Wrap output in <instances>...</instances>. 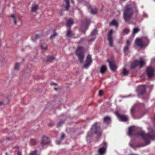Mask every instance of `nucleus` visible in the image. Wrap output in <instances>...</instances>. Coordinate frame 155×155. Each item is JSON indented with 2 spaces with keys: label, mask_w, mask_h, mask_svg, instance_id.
I'll list each match as a JSON object with an SVG mask.
<instances>
[{
  "label": "nucleus",
  "mask_w": 155,
  "mask_h": 155,
  "mask_svg": "<svg viewBox=\"0 0 155 155\" xmlns=\"http://www.w3.org/2000/svg\"><path fill=\"white\" fill-rule=\"evenodd\" d=\"M148 129L150 132V134H145L144 132L143 131L139 132L138 133V135L142 137L146 143L145 144L138 145V147L144 146L149 144L150 142V140H155V132L151 128H148Z\"/></svg>",
  "instance_id": "obj_2"
},
{
  "label": "nucleus",
  "mask_w": 155,
  "mask_h": 155,
  "mask_svg": "<svg viewBox=\"0 0 155 155\" xmlns=\"http://www.w3.org/2000/svg\"><path fill=\"white\" fill-rule=\"evenodd\" d=\"M36 143V141L34 139H31L30 142V144L34 146L35 145Z\"/></svg>",
  "instance_id": "obj_25"
},
{
  "label": "nucleus",
  "mask_w": 155,
  "mask_h": 155,
  "mask_svg": "<svg viewBox=\"0 0 155 155\" xmlns=\"http://www.w3.org/2000/svg\"><path fill=\"white\" fill-rule=\"evenodd\" d=\"M21 152L19 151H17V155H21Z\"/></svg>",
  "instance_id": "obj_46"
},
{
  "label": "nucleus",
  "mask_w": 155,
  "mask_h": 155,
  "mask_svg": "<svg viewBox=\"0 0 155 155\" xmlns=\"http://www.w3.org/2000/svg\"><path fill=\"white\" fill-rule=\"evenodd\" d=\"M141 39L143 43L144 44V46L145 47L149 43V40L147 37L142 38Z\"/></svg>",
  "instance_id": "obj_17"
},
{
  "label": "nucleus",
  "mask_w": 155,
  "mask_h": 155,
  "mask_svg": "<svg viewBox=\"0 0 155 155\" xmlns=\"http://www.w3.org/2000/svg\"><path fill=\"white\" fill-rule=\"evenodd\" d=\"M110 25H114L115 26L116 28L118 27V24L117 22L115 20H113L109 24Z\"/></svg>",
  "instance_id": "obj_21"
},
{
  "label": "nucleus",
  "mask_w": 155,
  "mask_h": 155,
  "mask_svg": "<svg viewBox=\"0 0 155 155\" xmlns=\"http://www.w3.org/2000/svg\"><path fill=\"white\" fill-rule=\"evenodd\" d=\"M97 123H95L93 125L92 128H94L95 130V133L97 134L99 136H100L101 134V132L99 127L97 126Z\"/></svg>",
  "instance_id": "obj_9"
},
{
  "label": "nucleus",
  "mask_w": 155,
  "mask_h": 155,
  "mask_svg": "<svg viewBox=\"0 0 155 155\" xmlns=\"http://www.w3.org/2000/svg\"><path fill=\"white\" fill-rule=\"evenodd\" d=\"M41 48L42 49H47V45L45 43H44L41 45Z\"/></svg>",
  "instance_id": "obj_30"
},
{
  "label": "nucleus",
  "mask_w": 155,
  "mask_h": 155,
  "mask_svg": "<svg viewBox=\"0 0 155 155\" xmlns=\"http://www.w3.org/2000/svg\"><path fill=\"white\" fill-rule=\"evenodd\" d=\"M113 33L112 30H111L109 32L108 35V40L109 41V45L110 47L113 46V39L112 35Z\"/></svg>",
  "instance_id": "obj_11"
},
{
  "label": "nucleus",
  "mask_w": 155,
  "mask_h": 155,
  "mask_svg": "<svg viewBox=\"0 0 155 155\" xmlns=\"http://www.w3.org/2000/svg\"><path fill=\"white\" fill-rule=\"evenodd\" d=\"M145 64L144 61L142 59H140V61L135 60L131 64V68L134 69L137 66H139L140 68H141Z\"/></svg>",
  "instance_id": "obj_4"
},
{
  "label": "nucleus",
  "mask_w": 155,
  "mask_h": 155,
  "mask_svg": "<svg viewBox=\"0 0 155 155\" xmlns=\"http://www.w3.org/2000/svg\"><path fill=\"white\" fill-rule=\"evenodd\" d=\"M6 154H7V153H6Z\"/></svg>",
  "instance_id": "obj_55"
},
{
  "label": "nucleus",
  "mask_w": 155,
  "mask_h": 155,
  "mask_svg": "<svg viewBox=\"0 0 155 155\" xmlns=\"http://www.w3.org/2000/svg\"><path fill=\"white\" fill-rule=\"evenodd\" d=\"M135 130V128L134 126H132L129 127L128 133V135L129 136H131Z\"/></svg>",
  "instance_id": "obj_16"
},
{
  "label": "nucleus",
  "mask_w": 155,
  "mask_h": 155,
  "mask_svg": "<svg viewBox=\"0 0 155 155\" xmlns=\"http://www.w3.org/2000/svg\"><path fill=\"white\" fill-rule=\"evenodd\" d=\"M87 140L88 142L90 143L91 141V138L90 136L88 134L87 138Z\"/></svg>",
  "instance_id": "obj_40"
},
{
  "label": "nucleus",
  "mask_w": 155,
  "mask_h": 155,
  "mask_svg": "<svg viewBox=\"0 0 155 155\" xmlns=\"http://www.w3.org/2000/svg\"><path fill=\"white\" fill-rule=\"evenodd\" d=\"M65 134L64 133H62L61 134V140H63L65 138Z\"/></svg>",
  "instance_id": "obj_41"
},
{
  "label": "nucleus",
  "mask_w": 155,
  "mask_h": 155,
  "mask_svg": "<svg viewBox=\"0 0 155 155\" xmlns=\"http://www.w3.org/2000/svg\"><path fill=\"white\" fill-rule=\"evenodd\" d=\"M74 23V21L72 19H70L67 21L66 22V26L67 27H71L72 25Z\"/></svg>",
  "instance_id": "obj_20"
},
{
  "label": "nucleus",
  "mask_w": 155,
  "mask_h": 155,
  "mask_svg": "<svg viewBox=\"0 0 155 155\" xmlns=\"http://www.w3.org/2000/svg\"><path fill=\"white\" fill-rule=\"evenodd\" d=\"M55 59V58L53 56H48L47 57V60L49 61H51Z\"/></svg>",
  "instance_id": "obj_31"
},
{
  "label": "nucleus",
  "mask_w": 155,
  "mask_h": 155,
  "mask_svg": "<svg viewBox=\"0 0 155 155\" xmlns=\"http://www.w3.org/2000/svg\"><path fill=\"white\" fill-rule=\"evenodd\" d=\"M103 144V147L100 148L98 150V152L100 155H102L105 153L107 147V144L106 142H104Z\"/></svg>",
  "instance_id": "obj_10"
},
{
  "label": "nucleus",
  "mask_w": 155,
  "mask_h": 155,
  "mask_svg": "<svg viewBox=\"0 0 155 155\" xmlns=\"http://www.w3.org/2000/svg\"><path fill=\"white\" fill-rule=\"evenodd\" d=\"M19 64L18 63H16L14 67V69L15 70H17L19 69Z\"/></svg>",
  "instance_id": "obj_37"
},
{
  "label": "nucleus",
  "mask_w": 155,
  "mask_h": 155,
  "mask_svg": "<svg viewBox=\"0 0 155 155\" xmlns=\"http://www.w3.org/2000/svg\"><path fill=\"white\" fill-rule=\"evenodd\" d=\"M86 62V63L84 66V68L87 69L92 62V59L90 55H88L87 56Z\"/></svg>",
  "instance_id": "obj_6"
},
{
  "label": "nucleus",
  "mask_w": 155,
  "mask_h": 155,
  "mask_svg": "<svg viewBox=\"0 0 155 155\" xmlns=\"http://www.w3.org/2000/svg\"><path fill=\"white\" fill-rule=\"evenodd\" d=\"M61 140H60L58 141H57L56 142V143L58 144V145H60L61 144Z\"/></svg>",
  "instance_id": "obj_44"
},
{
  "label": "nucleus",
  "mask_w": 155,
  "mask_h": 155,
  "mask_svg": "<svg viewBox=\"0 0 155 155\" xmlns=\"http://www.w3.org/2000/svg\"><path fill=\"white\" fill-rule=\"evenodd\" d=\"M38 8V5H37L32 7L31 9L32 12H35L36 11Z\"/></svg>",
  "instance_id": "obj_23"
},
{
  "label": "nucleus",
  "mask_w": 155,
  "mask_h": 155,
  "mask_svg": "<svg viewBox=\"0 0 155 155\" xmlns=\"http://www.w3.org/2000/svg\"><path fill=\"white\" fill-rule=\"evenodd\" d=\"M127 45H128L129 46L130 45V42L128 40H127Z\"/></svg>",
  "instance_id": "obj_47"
},
{
  "label": "nucleus",
  "mask_w": 155,
  "mask_h": 155,
  "mask_svg": "<svg viewBox=\"0 0 155 155\" xmlns=\"http://www.w3.org/2000/svg\"><path fill=\"white\" fill-rule=\"evenodd\" d=\"M64 122V121L61 120L57 124V127H59Z\"/></svg>",
  "instance_id": "obj_39"
},
{
  "label": "nucleus",
  "mask_w": 155,
  "mask_h": 155,
  "mask_svg": "<svg viewBox=\"0 0 155 155\" xmlns=\"http://www.w3.org/2000/svg\"><path fill=\"white\" fill-rule=\"evenodd\" d=\"M64 1L66 2L67 5L65 7V9L66 10H68L70 7L69 0H64Z\"/></svg>",
  "instance_id": "obj_22"
},
{
  "label": "nucleus",
  "mask_w": 155,
  "mask_h": 155,
  "mask_svg": "<svg viewBox=\"0 0 155 155\" xmlns=\"http://www.w3.org/2000/svg\"><path fill=\"white\" fill-rule=\"evenodd\" d=\"M54 34L51 35L50 37V38L51 39H52L55 37L56 36H57L58 35V34L55 32V30H54Z\"/></svg>",
  "instance_id": "obj_34"
},
{
  "label": "nucleus",
  "mask_w": 155,
  "mask_h": 155,
  "mask_svg": "<svg viewBox=\"0 0 155 155\" xmlns=\"http://www.w3.org/2000/svg\"><path fill=\"white\" fill-rule=\"evenodd\" d=\"M84 38H81V39L80 41L79 42H78V43H81V41H84Z\"/></svg>",
  "instance_id": "obj_48"
},
{
  "label": "nucleus",
  "mask_w": 155,
  "mask_h": 155,
  "mask_svg": "<svg viewBox=\"0 0 155 155\" xmlns=\"http://www.w3.org/2000/svg\"><path fill=\"white\" fill-rule=\"evenodd\" d=\"M37 152L38 151L37 150H35L30 153L29 155H35Z\"/></svg>",
  "instance_id": "obj_38"
},
{
  "label": "nucleus",
  "mask_w": 155,
  "mask_h": 155,
  "mask_svg": "<svg viewBox=\"0 0 155 155\" xmlns=\"http://www.w3.org/2000/svg\"><path fill=\"white\" fill-rule=\"evenodd\" d=\"M95 39V38H92V39H91L88 40V41L89 42H92V41H94Z\"/></svg>",
  "instance_id": "obj_42"
},
{
  "label": "nucleus",
  "mask_w": 155,
  "mask_h": 155,
  "mask_svg": "<svg viewBox=\"0 0 155 155\" xmlns=\"http://www.w3.org/2000/svg\"><path fill=\"white\" fill-rule=\"evenodd\" d=\"M137 91L138 94H142L146 92V87L145 85H140L137 88Z\"/></svg>",
  "instance_id": "obj_8"
},
{
  "label": "nucleus",
  "mask_w": 155,
  "mask_h": 155,
  "mask_svg": "<svg viewBox=\"0 0 155 155\" xmlns=\"http://www.w3.org/2000/svg\"><path fill=\"white\" fill-rule=\"evenodd\" d=\"M154 1H155V0H154Z\"/></svg>",
  "instance_id": "obj_56"
},
{
  "label": "nucleus",
  "mask_w": 155,
  "mask_h": 155,
  "mask_svg": "<svg viewBox=\"0 0 155 155\" xmlns=\"http://www.w3.org/2000/svg\"><path fill=\"white\" fill-rule=\"evenodd\" d=\"M131 155H138V154H131Z\"/></svg>",
  "instance_id": "obj_51"
},
{
  "label": "nucleus",
  "mask_w": 155,
  "mask_h": 155,
  "mask_svg": "<svg viewBox=\"0 0 155 155\" xmlns=\"http://www.w3.org/2000/svg\"><path fill=\"white\" fill-rule=\"evenodd\" d=\"M135 43L136 45L140 48L144 47V44L143 43L142 39L137 38L135 41Z\"/></svg>",
  "instance_id": "obj_13"
},
{
  "label": "nucleus",
  "mask_w": 155,
  "mask_h": 155,
  "mask_svg": "<svg viewBox=\"0 0 155 155\" xmlns=\"http://www.w3.org/2000/svg\"><path fill=\"white\" fill-rule=\"evenodd\" d=\"M80 3H83V4H85L87 6V8H88V9L91 8V6L90 5H89V3H87L86 4H85L86 2L85 1H82L81 2H80Z\"/></svg>",
  "instance_id": "obj_32"
},
{
  "label": "nucleus",
  "mask_w": 155,
  "mask_h": 155,
  "mask_svg": "<svg viewBox=\"0 0 155 155\" xmlns=\"http://www.w3.org/2000/svg\"><path fill=\"white\" fill-rule=\"evenodd\" d=\"M71 3L73 4L74 5V1H73V0H72L71 1Z\"/></svg>",
  "instance_id": "obj_50"
},
{
  "label": "nucleus",
  "mask_w": 155,
  "mask_h": 155,
  "mask_svg": "<svg viewBox=\"0 0 155 155\" xmlns=\"http://www.w3.org/2000/svg\"><path fill=\"white\" fill-rule=\"evenodd\" d=\"M54 90H57V89L56 88H54Z\"/></svg>",
  "instance_id": "obj_52"
},
{
  "label": "nucleus",
  "mask_w": 155,
  "mask_h": 155,
  "mask_svg": "<svg viewBox=\"0 0 155 155\" xmlns=\"http://www.w3.org/2000/svg\"><path fill=\"white\" fill-rule=\"evenodd\" d=\"M115 114L119 120L121 121L126 122L127 121L128 119V116L127 115H120L118 112H116Z\"/></svg>",
  "instance_id": "obj_5"
},
{
  "label": "nucleus",
  "mask_w": 155,
  "mask_h": 155,
  "mask_svg": "<svg viewBox=\"0 0 155 155\" xmlns=\"http://www.w3.org/2000/svg\"><path fill=\"white\" fill-rule=\"evenodd\" d=\"M74 35V34L71 31L70 29H68L66 33V35L68 37H71L72 36Z\"/></svg>",
  "instance_id": "obj_18"
},
{
  "label": "nucleus",
  "mask_w": 155,
  "mask_h": 155,
  "mask_svg": "<svg viewBox=\"0 0 155 155\" xmlns=\"http://www.w3.org/2000/svg\"><path fill=\"white\" fill-rule=\"evenodd\" d=\"M50 142L49 139L48 137L45 136H43L42 138L41 144L43 147L46 144H49Z\"/></svg>",
  "instance_id": "obj_7"
},
{
  "label": "nucleus",
  "mask_w": 155,
  "mask_h": 155,
  "mask_svg": "<svg viewBox=\"0 0 155 155\" xmlns=\"http://www.w3.org/2000/svg\"><path fill=\"white\" fill-rule=\"evenodd\" d=\"M147 73L148 77L151 78L153 74V69L151 67H148L147 69Z\"/></svg>",
  "instance_id": "obj_14"
},
{
  "label": "nucleus",
  "mask_w": 155,
  "mask_h": 155,
  "mask_svg": "<svg viewBox=\"0 0 155 155\" xmlns=\"http://www.w3.org/2000/svg\"><path fill=\"white\" fill-rule=\"evenodd\" d=\"M135 105L132 106L130 110V113L132 117L133 116V114L135 111Z\"/></svg>",
  "instance_id": "obj_27"
},
{
  "label": "nucleus",
  "mask_w": 155,
  "mask_h": 155,
  "mask_svg": "<svg viewBox=\"0 0 155 155\" xmlns=\"http://www.w3.org/2000/svg\"><path fill=\"white\" fill-rule=\"evenodd\" d=\"M10 17L12 18L13 20H14V23L15 25H16L17 24V20L14 14H13L10 16Z\"/></svg>",
  "instance_id": "obj_28"
},
{
  "label": "nucleus",
  "mask_w": 155,
  "mask_h": 155,
  "mask_svg": "<svg viewBox=\"0 0 155 155\" xmlns=\"http://www.w3.org/2000/svg\"><path fill=\"white\" fill-rule=\"evenodd\" d=\"M104 122L107 124H109L111 122V118L108 116H106L104 118Z\"/></svg>",
  "instance_id": "obj_19"
},
{
  "label": "nucleus",
  "mask_w": 155,
  "mask_h": 155,
  "mask_svg": "<svg viewBox=\"0 0 155 155\" xmlns=\"http://www.w3.org/2000/svg\"><path fill=\"white\" fill-rule=\"evenodd\" d=\"M97 9L96 8H95L91 9V13L93 14H96L97 13Z\"/></svg>",
  "instance_id": "obj_33"
},
{
  "label": "nucleus",
  "mask_w": 155,
  "mask_h": 155,
  "mask_svg": "<svg viewBox=\"0 0 155 155\" xmlns=\"http://www.w3.org/2000/svg\"><path fill=\"white\" fill-rule=\"evenodd\" d=\"M130 31V30L129 28H125L124 29L123 32L124 34H127Z\"/></svg>",
  "instance_id": "obj_35"
},
{
  "label": "nucleus",
  "mask_w": 155,
  "mask_h": 155,
  "mask_svg": "<svg viewBox=\"0 0 155 155\" xmlns=\"http://www.w3.org/2000/svg\"><path fill=\"white\" fill-rule=\"evenodd\" d=\"M107 69V67L105 65H102L100 66L98 68L99 72L102 74L104 73Z\"/></svg>",
  "instance_id": "obj_15"
},
{
  "label": "nucleus",
  "mask_w": 155,
  "mask_h": 155,
  "mask_svg": "<svg viewBox=\"0 0 155 155\" xmlns=\"http://www.w3.org/2000/svg\"><path fill=\"white\" fill-rule=\"evenodd\" d=\"M51 85H55V84H55V83H54V82H52L51 83Z\"/></svg>",
  "instance_id": "obj_49"
},
{
  "label": "nucleus",
  "mask_w": 155,
  "mask_h": 155,
  "mask_svg": "<svg viewBox=\"0 0 155 155\" xmlns=\"http://www.w3.org/2000/svg\"><path fill=\"white\" fill-rule=\"evenodd\" d=\"M134 12H137L138 9L136 5L134 2L127 4L124 10V17L126 21H129L131 18Z\"/></svg>",
  "instance_id": "obj_1"
},
{
  "label": "nucleus",
  "mask_w": 155,
  "mask_h": 155,
  "mask_svg": "<svg viewBox=\"0 0 155 155\" xmlns=\"http://www.w3.org/2000/svg\"><path fill=\"white\" fill-rule=\"evenodd\" d=\"M129 48V46L128 45H127L126 46H125L124 48V52L126 53H127L128 52V49Z\"/></svg>",
  "instance_id": "obj_29"
},
{
  "label": "nucleus",
  "mask_w": 155,
  "mask_h": 155,
  "mask_svg": "<svg viewBox=\"0 0 155 155\" xmlns=\"http://www.w3.org/2000/svg\"><path fill=\"white\" fill-rule=\"evenodd\" d=\"M97 30L96 29H94L91 34V35L94 36L96 35L97 34Z\"/></svg>",
  "instance_id": "obj_36"
},
{
  "label": "nucleus",
  "mask_w": 155,
  "mask_h": 155,
  "mask_svg": "<svg viewBox=\"0 0 155 155\" xmlns=\"http://www.w3.org/2000/svg\"><path fill=\"white\" fill-rule=\"evenodd\" d=\"M139 31V29L138 28H134L132 33L133 35L134 36L135 34L138 32Z\"/></svg>",
  "instance_id": "obj_26"
},
{
  "label": "nucleus",
  "mask_w": 155,
  "mask_h": 155,
  "mask_svg": "<svg viewBox=\"0 0 155 155\" xmlns=\"http://www.w3.org/2000/svg\"><path fill=\"white\" fill-rule=\"evenodd\" d=\"M39 38V36L38 35H36L35 37V39H37Z\"/></svg>",
  "instance_id": "obj_45"
},
{
  "label": "nucleus",
  "mask_w": 155,
  "mask_h": 155,
  "mask_svg": "<svg viewBox=\"0 0 155 155\" xmlns=\"http://www.w3.org/2000/svg\"><path fill=\"white\" fill-rule=\"evenodd\" d=\"M103 92L101 91H100L99 92V95L100 96H101L103 94Z\"/></svg>",
  "instance_id": "obj_43"
},
{
  "label": "nucleus",
  "mask_w": 155,
  "mask_h": 155,
  "mask_svg": "<svg viewBox=\"0 0 155 155\" xmlns=\"http://www.w3.org/2000/svg\"><path fill=\"white\" fill-rule=\"evenodd\" d=\"M107 61L109 63L110 67L111 70L113 71H115L117 68L115 63L114 61H111L109 60H107Z\"/></svg>",
  "instance_id": "obj_12"
},
{
  "label": "nucleus",
  "mask_w": 155,
  "mask_h": 155,
  "mask_svg": "<svg viewBox=\"0 0 155 155\" xmlns=\"http://www.w3.org/2000/svg\"><path fill=\"white\" fill-rule=\"evenodd\" d=\"M83 33H85V31H84V32H83Z\"/></svg>",
  "instance_id": "obj_54"
},
{
  "label": "nucleus",
  "mask_w": 155,
  "mask_h": 155,
  "mask_svg": "<svg viewBox=\"0 0 155 155\" xmlns=\"http://www.w3.org/2000/svg\"><path fill=\"white\" fill-rule=\"evenodd\" d=\"M84 48L81 46L78 47L76 51V55L78 56V59L81 63H82L83 61L84 57Z\"/></svg>",
  "instance_id": "obj_3"
},
{
  "label": "nucleus",
  "mask_w": 155,
  "mask_h": 155,
  "mask_svg": "<svg viewBox=\"0 0 155 155\" xmlns=\"http://www.w3.org/2000/svg\"><path fill=\"white\" fill-rule=\"evenodd\" d=\"M2 104H3V103L1 102H0V105H1Z\"/></svg>",
  "instance_id": "obj_53"
},
{
  "label": "nucleus",
  "mask_w": 155,
  "mask_h": 155,
  "mask_svg": "<svg viewBox=\"0 0 155 155\" xmlns=\"http://www.w3.org/2000/svg\"><path fill=\"white\" fill-rule=\"evenodd\" d=\"M129 73L128 71L126 70L125 68H124L122 71V74L124 76H127L128 74Z\"/></svg>",
  "instance_id": "obj_24"
}]
</instances>
